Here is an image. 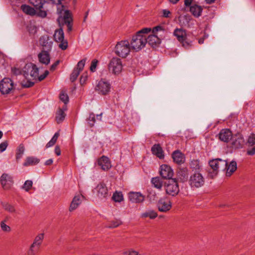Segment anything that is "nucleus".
Wrapping results in <instances>:
<instances>
[{"instance_id":"obj_44","label":"nucleus","mask_w":255,"mask_h":255,"mask_svg":"<svg viewBox=\"0 0 255 255\" xmlns=\"http://www.w3.org/2000/svg\"><path fill=\"white\" fill-rule=\"evenodd\" d=\"M112 198L116 202H121L124 199L122 192L117 191L114 193Z\"/></svg>"},{"instance_id":"obj_42","label":"nucleus","mask_w":255,"mask_h":255,"mask_svg":"<svg viewBox=\"0 0 255 255\" xmlns=\"http://www.w3.org/2000/svg\"><path fill=\"white\" fill-rule=\"evenodd\" d=\"M59 136V133L58 132H56L51 139L46 144V147L49 148L52 146L56 143L58 137Z\"/></svg>"},{"instance_id":"obj_29","label":"nucleus","mask_w":255,"mask_h":255,"mask_svg":"<svg viewBox=\"0 0 255 255\" xmlns=\"http://www.w3.org/2000/svg\"><path fill=\"white\" fill-rule=\"evenodd\" d=\"M147 43L152 47L160 43V39L155 34L147 35Z\"/></svg>"},{"instance_id":"obj_61","label":"nucleus","mask_w":255,"mask_h":255,"mask_svg":"<svg viewBox=\"0 0 255 255\" xmlns=\"http://www.w3.org/2000/svg\"><path fill=\"white\" fill-rule=\"evenodd\" d=\"M193 0H184V5L186 7H190L192 5Z\"/></svg>"},{"instance_id":"obj_12","label":"nucleus","mask_w":255,"mask_h":255,"mask_svg":"<svg viewBox=\"0 0 255 255\" xmlns=\"http://www.w3.org/2000/svg\"><path fill=\"white\" fill-rule=\"evenodd\" d=\"M245 140L242 134L238 133L233 136L231 138V148L238 149L244 147Z\"/></svg>"},{"instance_id":"obj_55","label":"nucleus","mask_w":255,"mask_h":255,"mask_svg":"<svg viewBox=\"0 0 255 255\" xmlns=\"http://www.w3.org/2000/svg\"><path fill=\"white\" fill-rule=\"evenodd\" d=\"M171 15V12L167 9H163L162 11V16L163 17L168 18L170 17Z\"/></svg>"},{"instance_id":"obj_50","label":"nucleus","mask_w":255,"mask_h":255,"mask_svg":"<svg viewBox=\"0 0 255 255\" xmlns=\"http://www.w3.org/2000/svg\"><path fill=\"white\" fill-rule=\"evenodd\" d=\"M123 254L124 255H140L138 252L132 249H130L127 251L124 252Z\"/></svg>"},{"instance_id":"obj_15","label":"nucleus","mask_w":255,"mask_h":255,"mask_svg":"<svg viewBox=\"0 0 255 255\" xmlns=\"http://www.w3.org/2000/svg\"><path fill=\"white\" fill-rule=\"evenodd\" d=\"M71 13L68 10H66V11L64 12L63 16H59L57 18V21L59 24L62 23L63 24L65 23L67 25L69 31H71L72 28V25L71 23Z\"/></svg>"},{"instance_id":"obj_21","label":"nucleus","mask_w":255,"mask_h":255,"mask_svg":"<svg viewBox=\"0 0 255 255\" xmlns=\"http://www.w3.org/2000/svg\"><path fill=\"white\" fill-rule=\"evenodd\" d=\"M0 182L2 187L4 189L10 188L13 183L12 177L7 174H3L0 177Z\"/></svg>"},{"instance_id":"obj_25","label":"nucleus","mask_w":255,"mask_h":255,"mask_svg":"<svg viewBox=\"0 0 255 255\" xmlns=\"http://www.w3.org/2000/svg\"><path fill=\"white\" fill-rule=\"evenodd\" d=\"M96 189L98 192V196L100 198H105L108 195V189L104 183L99 184L96 187Z\"/></svg>"},{"instance_id":"obj_23","label":"nucleus","mask_w":255,"mask_h":255,"mask_svg":"<svg viewBox=\"0 0 255 255\" xmlns=\"http://www.w3.org/2000/svg\"><path fill=\"white\" fill-rule=\"evenodd\" d=\"M49 51L42 50L38 54V58L40 63L47 65L49 64L50 61V55L49 54Z\"/></svg>"},{"instance_id":"obj_46","label":"nucleus","mask_w":255,"mask_h":255,"mask_svg":"<svg viewBox=\"0 0 255 255\" xmlns=\"http://www.w3.org/2000/svg\"><path fill=\"white\" fill-rule=\"evenodd\" d=\"M4 209L10 213L16 212V209L14 206L11 204H6L3 206Z\"/></svg>"},{"instance_id":"obj_36","label":"nucleus","mask_w":255,"mask_h":255,"mask_svg":"<svg viewBox=\"0 0 255 255\" xmlns=\"http://www.w3.org/2000/svg\"><path fill=\"white\" fill-rule=\"evenodd\" d=\"M44 237V233L39 234L35 237L32 244H34L40 248L43 242Z\"/></svg>"},{"instance_id":"obj_51","label":"nucleus","mask_w":255,"mask_h":255,"mask_svg":"<svg viewBox=\"0 0 255 255\" xmlns=\"http://www.w3.org/2000/svg\"><path fill=\"white\" fill-rule=\"evenodd\" d=\"M95 116L93 113H91L89 115V119H88V123L90 124L91 127L94 126V123L95 122Z\"/></svg>"},{"instance_id":"obj_53","label":"nucleus","mask_w":255,"mask_h":255,"mask_svg":"<svg viewBox=\"0 0 255 255\" xmlns=\"http://www.w3.org/2000/svg\"><path fill=\"white\" fill-rule=\"evenodd\" d=\"M88 78V73L87 72L84 73L81 76L80 82L81 85L84 84Z\"/></svg>"},{"instance_id":"obj_13","label":"nucleus","mask_w":255,"mask_h":255,"mask_svg":"<svg viewBox=\"0 0 255 255\" xmlns=\"http://www.w3.org/2000/svg\"><path fill=\"white\" fill-rule=\"evenodd\" d=\"M13 83L8 78H3L0 82V91L2 94H7L13 89Z\"/></svg>"},{"instance_id":"obj_19","label":"nucleus","mask_w":255,"mask_h":255,"mask_svg":"<svg viewBox=\"0 0 255 255\" xmlns=\"http://www.w3.org/2000/svg\"><path fill=\"white\" fill-rule=\"evenodd\" d=\"M129 200L134 203H140L143 202L145 197L140 192H130L128 194Z\"/></svg>"},{"instance_id":"obj_16","label":"nucleus","mask_w":255,"mask_h":255,"mask_svg":"<svg viewBox=\"0 0 255 255\" xmlns=\"http://www.w3.org/2000/svg\"><path fill=\"white\" fill-rule=\"evenodd\" d=\"M158 209L159 211L166 212L169 211L172 207L171 202L167 198L160 199L157 204Z\"/></svg>"},{"instance_id":"obj_54","label":"nucleus","mask_w":255,"mask_h":255,"mask_svg":"<svg viewBox=\"0 0 255 255\" xmlns=\"http://www.w3.org/2000/svg\"><path fill=\"white\" fill-rule=\"evenodd\" d=\"M8 146V142L7 141H4L0 144V152L4 151Z\"/></svg>"},{"instance_id":"obj_4","label":"nucleus","mask_w":255,"mask_h":255,"mask_svg":"<svg viewBox=\"0 0 255 255\" xmlns=\"http://www.w3.org/2000/svg\"><path fill=\"white\" fill-rule=\"evenodd\" d=\"M130 48L129 42L128 40H122L117 43L115 52L119 57L126 58L129 54Z\"/></svg>"},{"instance_id":"obj_34","label":"nucleus","mask_w":255,"mask_h":255,"mask_svg":"<svg viewBox=\"0 0 255 255\" xmlns=\"http://www.w3.org/2000/svg\"><path fill=\"white\" fill-rule=\"evenodd\" d=\"M65 110H66V109L64 110L59 109L58 111L57 112L56 120L57 123H61L64 120L66 116V114L64 113Z\"/></svg>"},{"instance_id":"obj_59","label":"nucleus","mask_w":255,"mask_h":255,"mask_svg":"<svg viewBox=\"0 0 255 255\" xmlns=\"http://www.w3.org/2000/svg\"><path fill=\"white\" fill-rule=\"evenodd\" d=\"M49 74V71L47 70L45 71L44 73L40 76L37 77L38 80L41 81L44 80Z\"/></svg>"},{"instance_id":"obj_27","label":"nucleus","mask_w":255,"mask_h":255,"mask_svg":"<svg viewBox=\"0 0 255 255\" xmlns=\"http://www.w3.org/2000/svg\"><path fill=\"white\" fill-rule=\"evenodd\" d=\"M202 10V7L196 3L192 4L189 7V11L196 17H198L201 15Z\"/></svg>"},{"instance_id":"obj_58","label":"nucleus","mask_w":255,"mask_h":255,"mask_svg":"<svg viewBox=\"0 0 255 255\" xmlns=\"http://www.w3.org/2000/svg\"><path fill=\"white\" fill-rule=\"evenodd\" d=\"M11 72L13 75H18L21 74V71L20 69L13 67L11 68Z\"/></svg>"},{"instance_id":"obj_11","label":"nucleus","mask_w":255,"mask_h":255,"mask_svg":"<svg viewBox=\"0 0 255 255\" xmlns=\"http://www.w3.org/2000/svg\"><path fill=\"white\" fill-rule=\"evenodd\" d=\"M54 39L57 42H59V47L62 50H65L68 47L67 40H64V34L62 29L55 30L54 34Z\"/></svg>"},{"instance_id":"obj_64","label":"nucleus","mask_w":255,"mask_h":255,"mask_svg":"<svg viewBox=\"0 0 255 255\" xmlns=\"http://www.w3.org/2000/svg\"><path fill=\"white\" fill-rule=\"evenodd\" d=\"M52 163H53L52 159H49L45 161V165H49L52 164Z\"/></svg>"},{"instance_id":"obj_56","label":"nucleus","mask_w":255,"mask_h":255,"mask_svg":"<svg viewBox=\"0 0 255 255\" xmlns=\"http://www.w3.org/2000/svg\"><path fill=\"white\" fill-rule=\"evenodd\" d=\"M21 85L24 88H29L34 85V82L30 81L29 80H27L25 83H22Z\"/></svg>"},{"instance_id":"obj_28","label":"nucleus","mask_w":255,"mask_h":255,"mask_svg":"<svg viewBox=\"0 0 255 255\" xmlns=\"http://www.w3.org/2000/svg\"><path fill=\"white\" fill-rule=\"evenodd\" d=\"M152 153L160 159L164 158L163 151L159 144H155L151 148Z\"/></svg>"},{"instance_id":"obj_48","label":"nucleus","mask_w":255,"mask_h":255,"mask_svg":"<svg viewBox=\"0 0 255 255\" xmlns=\"http://www.w3.org/2000/svg\"><path fill=\"white\" fill-rule=\"evenodd\" d=\"M32 186V182L31 180H26L22 186V188L26 191H28Z\"/></svg>"},{"instance_id":"obj_8","label":"nucleus","mask_w":255,"mask_h":255,"mask_svg":"<svg viewBox=\"0 0 255 255\" xmlns=\"http://www.w3.org/2000/svg\"><path fill=\"white\" fill-rule=\"evenodd\" d=\"M108 68L110 71L115 75L120 74L123 69L121 59L118 57H113L109 64Z\"/></svg>"},{"instance_id":"obj_2","label":"nucleus","mask_w":255,"mask_h":255,"mask_svg":"<svg viewBox=\"0 0 255 255\" xmlns=\"http://www.w3.org/2000/svg\"><path fill=\"white\" fill-rule=\"evenodd\" d=\"M29 2L38 11L37 15L44 18L47 12L54 6V0H29Z\"/></svg>"},{"instance_id":"obj_41","label":"nucleus","mask_w":255,"mask_h":255,"mask_svg":"<svg viewBox=\"0 0 255 255\" xmlns=\"http://www.w3.org/2000/svg\"><path fill=\"white\" fill-rule=\"evenodd\" d=\"M247 144L249 147L255 146V133H251L248 137Z\"/></svg>"},{"instance_id":"obj_40","label":"nucleus","mask_w":255,"mask_h":255,"mask_svg":"<svg viewBox=\"0 0 255 255\" xmlns=\"http://www.w3.org/2000/svg\"><path fill=\"white\" fill-rule=\"evenodd\" d=\"M39 249V247L32 244L27 251V255H36Z\"/></svg>"},{"instance_id":"obj_43","label":"nucleus","mask_w":255,"mask_h":255,"mask_svg":"<svg viewBox=\"0 0 255 255\" xmlns=\"http://www.w3.org/2000/svg\"><path fill=\"white\" fill-rule=\"evenodd\" d=\"M25 148L23 144H20L17 149L16 154V158L17 160L21 158L22 155L24 153Z\"/></svg>"},{"instance_id":"obj_31","label":"nucleus","mask_w":255,"mask_h":255,"mask_svg":"<svg viewBox=\"0 0 255 255\" xmlns=\"http://www.w3.org/2000/svg\"><path fill=\"white\" fill-rule=\"evenodd\" d=\"M40 161L39 159L33 157H27L25 162L23 163V166H32L34 165L38 164Z\"/></svg>"},{"instance_id":"obj_26","label":"nucleus","mask_w":255,"mask_h":255,"mask_svg":"<svg viewBox=\"0 0 255 255\" xmlns=\"http://www.w3.org/2000/svg\"><path fill=\"white\" fill-rule=\"evenodd\" d=\"M172 157L174 162L178 164H181L184 162L185 157L179 150L174 151L172 154Z\"/></svg>"},{"instance_id":"obj_63","label":"nucleus","mask_w":255,"mask_h":255,"mask_svg":"<svg viewBox=\"0 0 255 255\" xmlns=\"http://www.w3.org/2000/svg\"><path fill=\"white\" fill-rule=\"evenodd\" d=\"M55 153L57 156H59L61 154V150L58 146H56L55 147Z\"/></svg>"},{"instance_id":"obj_57","label":"nucleus","mask_w":255,"mask_h":255,"mask_svg":"<svg viewBox=\"0 0 255 255\" xmlns=\"http://www.w3.org/2000/svg\"><path fill=\"white\" fill-rule=\"evenodd\" d=\"M247 154L253 156L255 154V146H253L251 148H249L247 150Z\"/></svg>"},{"instance_id":"obj_14","label":"nucleus","mask_w":255,"mask_h":255,"mask_svg":"<svg viewBox=\"0 0 255 255\" xmlns=\"http://www.w3.org/2000/svg\"><path fill=\"white\" fill-rule=\"evenodd\" d=\"M86 60L87 59L84 58L78 62L76 67L74 69L72 73L70 75V79L71 82H73L76 80L81 71L83 70L85 66Z\"/></svg>"},{"instance_id":"obj_5","label":"nucleus","mask_w":255,"mask_h":255,"mask_svg":"<svg viewBox=\"0 0 255 255\" xmlns=\"http://www.w3.org/2000/svg\"><path fill=\"white\" fill-rule=\"evenodd\" d=\"M188 183L192 188H198L204 185L205 178L200 172L194 171L191 174Z\"/></svg>"},{"instance_id":"obj_38","label":"nucleus","mask_w":255,"mask_h":255,"mask_svg":"<svg viewBox=\"0 0 255 255\" xmlns=\"http://www.w3.org/2000/svg\"><path fill=\"white\" fill-rule=\"evenodd\" d=\"M122 221L120 219H115L109 222L106 227L108 228H115L122 224Z\"/></svg>"},{"instance_id":"obj_22","label":"nucleus","mask_w":255,"mask_h":255,"mask_svg":"<svg viewBox=\"0 0 255 255\" xmlns=\"http://www.w3.org/2000/svg\"><path fill=\"white\" fill-rule=\"evenodd\" d=\"M84 197L81 194H78L75 196L69 208V211L70 212H72L75 209H76L81 204L82 200L84 199Z\"/></svg>"},{"instance_id":"obj_7","label":"nucleus","mask_w":255,"mask_h":255,"mask_svg":"<svg viewBox=\"0 0 255 255\" xmlns=\"http://www.w3.org/2000/svg\"><path fill=\"white\" fill-rule=\"evenodd\" d=\"M166 193L169 195L175 196L179 192V188L177 181L174 179L168 180L165 185Z\"/></svg>"},{"instance_id":"obj_18","label":"nucleus","mask_w":255,"mask_h":255,"mask_svg":"<svg viewBox=\"0 0 255 255\" xmlns=\"http://www.w3.org/2000/svg\"><path fill=\"white\" fill-rule=\"evenodd\" d=\"M40 45L42 46L43 50L50 51L52 47L53 42L48 35H43L39 39Z\"/></svg>"},{"instance_id":"obj_3","label":"nucleus","mask_w":255,"mask_h":255,"mask_svg":"<svg viewBox=\"0 0 255 255\" xmlns=\"http://www.w3.org/2000/svg\"><path fill=\"white\" fill-rule=\"evenodd\" d=\"M209 164L211 168L209 170L208 174L211 178H213L217 175L220 169H225L227 166V162L220 158H216L210 160Z\"/></svg>"},{"instance_id":"obj_35","label":"nucleus","mask_w":255,"mask_h":255,"mask_svg":"<svg viewBox=\"0 0 255 255\" xmlns=\"http://www.w3.org/2000/svg\"><path fill=\"white\" fill-rule=\"evenodd\" d=\"M151 182L155 188L159 190H160L162 188L163 183L161 179L159 177H156L152 178Z\"/></svg>"},{"instance_id":"obj_37","label":"nucleus","mask_w":255,"mask_h":255,"mask_svg":"<svg viewBox=\"0 0 255 255\" xmlns=\"http://www.w3.org/2000/svg\"><path fill=\"white\" fill-rule=\"evenodd\" d=\"M157 216V214L153 210H148L141 214L142 218L149 217L151 219H153Z\"/></svg>"},{"instance_id":"obj_33","label":"nucleus","mask_w":255,"mask_h":255,"mask_svg":"<svg viewBox=\"0 0 255 255\" xmlns=\"http://www.w3.org/2000/svg\"><path fill=\"white\" fill-rule=\"evenodd\" d=\"M21 9L23 12L30 15H34L36 13V10L34 8L31 7L29 5L22 4L21 6Z\"/></svg>"},{"instance_id":"obj_32","label":"nucleus","mask_w":255,"mask_h":255,"mask_svg":"<svg viewBox=\"0 0 255 255\" xmlns=\"http://www.w3.org/2000/svg\"><path fill=\"white\" fill-rule=\"evenodd\" d=\"M190 167L193 171L200 172L202 166L198 160H193L190 163Z\"/></svg>"},{"instance_id":"obj_17","label":"nucleus","mask_w":255,"mask_h":255,"mask_svg":"<svg viewBox=\"0 0 255 255\" xmlns=\"http://www.w3.org/2000/svg\"><path fill=\"white\" fill-rule=\"evenodd\" d=\"M160 174L164 179H171L173 175V171L170 166L163 164L160 166Z\"/></svg>"},{"instance_id":"obj_49","label":"nucleus","mask_w":255,"mask_h":255,"mask_svg":"<svg viewBox=\"0 0 255 255\" xmlns=\"http://www.w3.org/2000/svg\"><path fill=\"white\" fill-rule=\"evenodd\" d=\"M59 98L60 100L63 102L65 104H66L69 102V97L66 93L61 92L60 94Z\"/></svg>"},{"instance_id":"obj_45","label":"nucleus","mask_w":255,"mask_h":255,"mask_svg":"<svg viewBox=\"0 0 255 255\" xmlns=\"http://www.w3.org/2000/svg\"><path fill=\"white\" fill-rule=\"evenodd\" d=\"M62 0H57V2L56 3V2L55 1V4L54 5H57V13L60 14V16H61V14L62 13V12L63 11H65L64 10V5L62 4Z\"/></svg>"},{"instance_id":"obj_1","label":"nucleus","mask_w":255,"mask_h":255,"mask_svg":"<svg viewBox=\"0 0 255 255\" xmlns=\"http://www.w3.org/2000/svg\"><path fill=\"white\" fill-rule=\"evenodd\" d=\"M150 31L151 28H145L137 32L131 40L130 43L131 48L138 51L144 48L147 43V34Z\"/></svg>"},{"instance_id":"obj_60","label":"nucleus","mask_w":255,"mask_h":255,"mask_svg":"<svg viewBox=\"0 0 255 255\" xmlns=\"http://www.w3.org/2000/svg\"><path fill=\"white\" fill-rule=\"evenodd\" d=\"M162 30L163 28L161 26H157L153 28L152 32L153 33V34H155L157 31Z\"/></svg>"},{"instance_id":"obj_47","label":"nucleus","mask_w":255,"mask_h":255,"mask_svg":"<svg viewBox=\"0 0 255 255\" xmlns=\"http://www.w3.org/2000/svg\"><path fill=\"white\" fill-rule=\"evenodd\" d=\"M1 229L4 232H9L11 231L10 227L4 223V221H1L0 223Z\"/></svg>"},{"instance_id":"obj_30","label":"nucleus","mask_w":255,"mask_h":255,"mask_svg":"<svg viewBox=\"0 0 255 255\" xmlns=\"http://www.w3.org/2000/svg\"><path fill=\"white\" fill-rule=\"evenodd\" d=\"M237 162L234 160L232 161L229 165L227 164V166L225 168V169H227V176L229 177L231 176V175L237 170Z\"/></svg>"},{"instance_id":"obj_10","label":"nucleus","mask_w":255,"mask_h":255,"mask_svg":"<svg viewBox=\"0 0 255 255\" xmlns=\"http://www.w3.org/2000/svg\"><path fill=\"white\" fill-rule=\"evenodd\" d=\"M173 35L182 43L183 47L188 48L191 46V42L186 40L187 34L185 30L182 28H176L174 31Z\"/></svg>"},{"instance_id":"obj_52","label":"nucleus","mask_w":255,"mask_h":255,"mask_svg":"<svg viewBox=\"0 0 255 255\" xmlns=\"http://www.w3.org/2000/svg\"><path fill=\"white\" fill-rule=\"evenodd\" d=\"M98 63L97 59H94L92 61L90 69L92 72H95Z\"/></svg>"},{"instance_id":"obj_62","label":"nucleus","mask_w":255,"mask_h":255,"mask_svg":"<svg viewBox=\"0 0 255 255\" xmlns=\"http://www.w3.org/2000/svg\"><path fill=\"white\" fill-rule=\"evenodd\" d=\"M59 64V60H57L54 63H53L50 67V70L54 71L56 69L57 65Z\"/></svg>"},{"instance_id":"obj_24","label":"nucleus","mask_w":255,"mask_h":255,"mask_svg":"<svg viewBox=\"0 0 255 255\" xmlns=\"http://www.w3.org/2000/svg\"><path fill=\"white\" fill-rule=\"evenodd\" d=\"M98 164L103 170H108L111 167L110 161L107 157L102 156L98 160Z\"/></svg>"},{"instance_id":"obj_20","label":"nucleus","mask_w":255,"mask_h":255,"mask_svg":"<svg viewBox=\"0 0 255 255\" xmlns=\"http://www.w3.org/2000/svg\"><path fill=\"white\" fill-rule=\"evenodd\" d=\"M233 136L232 131L228 128L222 129L218 134V137L220 140L227 142L231 139Z\"/></svg>"},{"instance_id":"obj_9","label":"nucleus","mask_w":255,"mask_h":255,"mask_svg":"<svg viewBox=\"0 0 255 255\" xmlns=\"http://www.w3.org/2000/svg\"><path fill=\"white\" fill-rule=\"evenodd\" d=\"M111 85L109 82L105 79H101L99 81L95 87V90L99 94L106 95L109 93L111 91Z\"/></svg>"},{"instance_id":"obj_39","label":"nucleus","mask_w":255,"mask_h":255,"mask_svg":"<svg viewBox=\"0 0 255 255\" xmlns=\"http://www.w3.org/2000/svg\"><path fill=\"white\" fill-rule=\"evenodd\" d=\"M178 176L180 179L184 182L188 179V171L187 169H181L178 172Z\"/></svg>"},{"instance_id":"obj_6","label":"nucleus","mask_w":255,"mask_h":255,"mask_svg":"<svg viewBox=\"0 0 255 255\" xmlns=\"http://www.w3.org/2000/svg\"><path fill=\"white\" fill-rule=\"evenodd\" d=\"M38 68L35 64L29 63L25 64L23 69V76L26 79L30 76L33 79H36L38 76Z\"/></svg>"}]
</instances>
